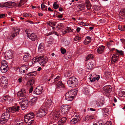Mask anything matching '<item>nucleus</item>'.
I'll use <instances>...</instances> for the list:
<instances>
[{
	"label": "nucleus",
	"mask_w": 125,
	"mask_h": 125,
	"mask_svg": "<svg viewBox=\"0 0 125 125\" xmlns=\"http://www.w3.org/2000/svg\"><path fill=\"white\" fill-rule=\"evenodd\" d=\"M25 90L22 89L20 90L17 93L18 96L19 97V101L21 109L23 110L26 109L28 106V101L27 99L28 96L25 95Z\"/></svg>",
	"instance_id": "obj_1"
},
{
	"label": "nucleus",
	"mask_w": 125,
	"mask_h": 125,
	"mask_svg": "<svg viewBox=\"0 0 125 125\" xmlns=\"http://www.w3.org/2000/svg\"><path fill=\"white\" fill-rule=\"evenodd\" d=\"M48 61V58L46 56H37L33 58L32 61V64H34L38 62L40 64L43 66H45V64Z\"/></svg>",
	"instance_id": "obj_2"
},
{
	"label": "nucleus",
	"mask_w": 125,
	"mask_h": 125,
	"mask_svg": "<svg viewBox=\"0 0 125 125\" xmlns=\"http://www.w3.org/2000/svg\"><path fill=\"white\" fill-rule=\"evenodd\" d=\"M77 93V90L76 89L71 90L67 92L65 95L66 100L69 101H72L76 96Z\"/></svg>",
	"instance_id": "obj_3"
},
{
	"label": "nucleus",
	"mask_w": 125,
	"mask_h": 125,
	"mask_svg": "<svg viewBox=\"0 0 125 125\" xmlns=\"http://www.w3.org/2000/svg\"><path fill=\"white\" fill-rule=\"evenodd\" d=\"M34 114L33 113H30L24 116V121L28 125H31L34 121Z\"/></svg>",
	"instance_id": "obj_4"
},
{
	"label": "nucleus",
	"mask_w": 125,
	"mask_h": 125,
	"mask_svg": "<svg viewBox=\"0 0 125 125\" xmlns=\"http://www.w3.org/2000/svg\"><path fill=\"white\" fill-rule=\"evenodd\" d=\"M2 115V116L0 119V123L1 124H3L6 123L7 121L9 120L10 117V115L9 112H10L7 111Z\"/></svg>",
	"instance_id": "obj_5"
},
{
	"label": "nucleus",
	"mask_w": 125,
	"mask_h": 125,
	"mask_svg": "<svg viewBox=\"0 0 125 125\" xmlns=\"http://www.w3.org/2000/svg\"><path fill=\"white\" fill-rule=\"evenodd\" d=\"M53 104L52 100L49 99L47 101L45 104L42 106L44 105V108L48 111L51 110H53Z\"/></svg>",
	"instance_id": "obj_6"
},
{
	"label": "nucleus",
	"mask_w": 125,
	"mask_h": 125,
	"mask_svg": "<svg viewBox=\"0 0 125 125\" xmlns=\"http://www.w3.org/2000/svg\"><path fill=\"white\" fill-rule=\"evenodd\" d=\"M77 79L74 77H70L67 82V83L69 86L73 87L76 86L77 84Z\"/></svg>",
	"instance_id": "obj_7"
},
{
	"label": "nucleus",
	"mask_w": 125,
	"mask_h": 125,
	"mask_svg": "<svg viewBox=\"0 0 125 125\" xmlns=\"http://www.w3.org/2000/svg\"><path fill=\"white\" fill-rule=\"evenodd\" d=\"M44 108V106H42L40 108L39 111L36 113V116L42 117L44 116L47 113V110H46Z\"/></svg>",
	"instance_id": "obj_8"
},
{
	"label": "nucleus",
	"mask_w": 125,
	"mask_h": 125,
	"mask_svg": "<svg viewBox=\"0 0 125 125\" xmlns=\"http://www.w3.org/2000/svg\"><path fill=\"white\" fill-rule=\"evenodd\" d=\"M70 108V107L69 105H64L61 106V108L60 110V112L62 114H67V116H68L69 115L68 111Z\"/></svg>",
	"instance_id": "obj_9"
},
{
	"label": "nucleus",
	"mask_w": 125,
	"mask_h": 125,
	"mask_svg": "<svg viewBox=\"0 0 125 125\" xmlns=\"http://www.w3.org/2000/svg\"><path fill=\"white\" fill-rule=\"evenodd\" d=\"M0 83L3 88H6L8 83V80L7 78L5 76H2L0 79Z\"/></svg>",
	"instance_id": "obj_10"
},
{
	"label": "nucleus",
	"mask_w": 125,
	"mask_h": 125,
	"mask_svg": "<svg viewBox=\"0 0 125 125\" xmlns=\"http://www.w3.org/2000/svg\"><path fill=\"white\" fill-rule=\"evenodd\" d=\"M20 110V106H14L10 107L7 109V111H10L12 113L19 112Z\"/></svg>",
	"instance_id": "obj_11"
},
{
	"label": "nucleus",
	"mask_w": 125,
	"mask_h": 125,
	"mask_svg": "<svg viewBox=\"0 0 125 125\" xmlns=\"http://www.w3.org/2000/svg\"><path fill=\"white\" fill-rule=\"evenodd\" d=\"M8 64L6 62L5 60H3L1 63V66L0 68V70H8Z\"/></svg>",
	"instance_id": "obj_12"
},
{
	"label": "nucleus",
	"mask_w": 125,
	"mask_h": 125,
	"mask_svg": "<svg viewBox=\"0 0 125 125\" xmlns=\"http://www.w3.org/2000/svg\"><path fill=\"white\" fill-rule=\"evenodd\" d=\"M42 88L41 86H38L36 89L34 90L33 92V94L39 95L42 93Z\"/></svg>",
	"instance_id": "obj_13"
},
{
	"label": "nucleus",
	"mask_w": 125,
	"mask_h": 125,
	"mask_svg": "<svg viewBox=\"0 0 125 125\" xmlns=\"http://www.w3.org/2000/svg\"><path fill=\"white\" fill-rule=\"evenodd\" d=\"M51 114L53 115V116L52 117L53 120H54L53 121H55V120H56L59 118H60V113L57 111L54 112V111H52Z\"/></svg>",
	"instance_id": "obj_14"
},
{
	"label": "nucleus",
	"mask_w": 125,
	"mask_h": 125,
	"mask_svg": "<svg viewBox=\"0 0 125 125\" xmlns=\"http://www.w3.org/2000/svg\"><path fill=\"white\" fill-rule=\"evenodd\" d=\"M64 87V85L62 83V82H58L57 84V85L56 87V90L59 91V92H61L62 90V88H63Z\"/></svg>",
	"instance_id": "obj_15"
},
{
	"label": "nucleus",
	"mask_w": 125,
	"mask_h": 125,
	"mask_svg": "<svg viewBox=\"0 0 125 125\" xmlns=\"http://www.w3.org/2000/svg\"><path fill=\"white\" fill-rule=\"evenodd\" d=\"M20 31V30L18 28L16 27L14 28V30L10 34V35L13 38L16 36L18 34Z\"/></svg>",
	"instance_id": "obj_16"
},
{
	"label": "nucleus",
	"mask_w": 125,
	"mask_h": 125,
	"mask_svg": "<svg viewBox=\"0 0 125 125\" xmlns=\"http://www.w3.org/2000/svg\"><path fill=\"white\" fill-rule=\"evenodd\" d=\"M25 32L26 34H27V36L32 41H34L37 39L36 36L34 33L31 34H28V30H26L25 31Z\"/></svg>",
	"instance_id": "obj_17"
},
{
	"label": "nucleus",
	"mask_w": 125,
	"mask_h": 125,
	"mask_svg": "<svg viewBox=\"0 0 125 125\" xmlns=\"http://www.w3.org/2000/svg\"><path fill=\"white\" fill-rule=\"evenodd\" d=\"M12 55V53L10 51H7L5 53L4 57L7 59H10L11 58Z\"/></svg>",
	"instance_id": "obj_18"
},
{
	"label": "nucleus",
	"mask_w": 125,
	"mask_h": 125,
	"mask_svg": "<svg viewBox=\"0 0 125 125\" xmlns=\"http://www.w3.org/2000/svg\"><path fill=\"white\" fill-rule=\"evenodd\" d=\"M94 75H93L92 77H93L92 78L91 77L89 78L91 82H93L96 80L98 81L99 79L100 76L99 75H96L95 74H94Z\"/></svg>",
	"instance_id": "obj_19"
},
{
	"label": "nucleus",
	"mask_w": 125,
	"mask_h": 125,
	"mask_svg": "<svg viewBox=\"0 0 125 125\" xmlns=\"http://www.w3.org/2000/svg\"><path fill=\"white\" fill-rule=\"evenodd\" d=\"M67 119L66 117H63L60 119L58 122L59 125H63L66 122Z\"/></svg>",
	"instance_id": "obj_20"
},
{
	"label": "nucleus",
	"mask_w": 125,
	"mask_h": 125,
	"mask_svg": "<svg viewBox=\"0 0 125 125\" xmlns=\"http://www.w3.org/2000/svg\"><path fill=\"white\" fill-rule=\"evenodd\" d=\"M92 39L90 36H87L86 37L85 39L83 42L84 44L86 45L89 43L91 41Z\"/></svg>",
	"instance_id": "obj_21"
},
{
	"label": "nucleus",
	"mask_w": 125,
	"mask_h": 125,
	"mask_svg": "<svg viewBox=\"0 0 125 125\" xmlns=\"http://www.w3.org/2000/svg\"><path fill=\"white\" fill-rule=\"evenodd\" d=\"M92 64H91V62L88 61L86 62L85 63V68L86 70H90L92 67Z\"/></svg>",
	"instance_id": "obj_22"
},
{
	"label": "nucleus",
	"mask_w": 125,
	"mask_h": 125,
	"mask_svg": "<svg viewBox=\"0 0 125 125\" xmlns=\"http://www.w3.org/2000/svg\"><path fill=\"white\" fill-rule=\"evenodd\" d=\"M85 5L84 3H82L79 5L77 6V10L79 11L84 10Z\"/></svg>",
	"instance_id": "obj_23"
},
{
	"label": "nucleus",
	"mask_w": 125,
	"mask_h": 125,
	"mask_svg": "<svg viewBox=\"0 0 125 125\" xmlns=\"http://www.w3.org/2000/svg\"><path fill=\"white\" fill-rule=\"evenodd\" d=\"M105 47L104 46L98 47L97 50V52L99 53H102L104 52Z\"/></svg>",
	"instance_id": "obj_24"
},
{
	"label": "nucleus",
	"mask_w": 125,
	"mask_h": 125,
	"mask_svg": "<svg viewBox=\"0 0 125 125\" xmlns=\"http://www.w3.org/2000/svg\"><path fill=\"white\" fill-rule=\"evenodd\" d=\"M103 89L105 92L108 93H110L111 91V87L110 85L105 86Z\"/></svg>",
	"instance_id": "obj_25"
},
{
	"label": "nucleus",
	"mask_w": 125,
	"mask_h": 125,
	"mask_svg": "<svg viewBox=\"0 0 125 125\" xmlns=\"http://www.w3.org/2000/svg\"><path fill=\"white\" fill-rule=\"evenodd\" d=\"M44 47V44L43 43H41L39 45L38 49V51L41 52H42L43 50Z\"/></svg>",
	"instance_id": "obj_26"
},
{
	"label": "nucleus",
	"mask_w": 125,
	"mask_h": 125,
	"mask_svg": "<svg viewBox=\"0 0 125 125\" xmlns=\"http://www.w3.org/2000/svg\"><path fill=\"white\" fill-rule=\"evenodd\" d=\"M102 113H104L103 114L104 115L103 117H105L106 116H108L109 114L108 109L106 108L102 109Z\"/></svg>",
	"instance_id": "obj_27"
},
{
	"label": "nucleus",
	"mask_w": 125,
	"mask_h": 125,
	"mask_svg": "<svg viewBox=\"0 0 125 125\" xmlns=\"http://www.w3.org/2000/svg\"><path fill=\"white\" fill-rule=\"evenodd\" d=\"M14 3L11 2H9L5 3V7L7 8H11L14 5Z\"/></svg>",
	"instance_id": "obj_28"
},
{
	"label": "nucleus",
	"mask_w": 125,
	"mask_h": 125,
	"mask_svg": "<svg viewBox=\"0 0 125 125\" xmlns=\"http://www.w3.org/2000/svg\"><path fill=\"white\" fill-rule=\"evenodd\" d=\"M118 57L115 55H113L112 57V59L111 60V62L113 63H114L118 59Z\"/></svg>",
	"instance_id": "obj_29"
},
{
	"label": "nucleus",
	"mask_w": 125,
	"mask_h": 125,
	"mask_svg": "<svg viewBox=\"0 0 125 125\" xmlns=\"http://www.w3.org/2000/svg\"><path fill=\"white\" fill-rule=\"evenodd\" d=\"M30 57L31 56L29 54H28L24 56L23 59L25 62H27L30 59Z\"/></svg>",
	"instance_id": "obj_30"
},
{
	"label": "nucleus",
	"mask_w": 125,
	"mask_h": 125,
	"mask_svg": "<svg viewBox=\"0 0 125 125\" xmlns=\"http://www.w3.org/2000/svg\"><path fill=\"white\" fill-rule=\"evenodd\" d=\"M79 118L78 116H77L76 118H73L71 121V123L72 124H75L78 121Z\"/></svg>",
	"instance_id": "obj_31"
},
{
	"label": "nucleus",
	"mask_w": 125,
	"mask_h": 125,
	"mask_svg": "<svg viewBox=\"0 0 125 125\" xmlns=\"http://www.w3.org/2000/svg\"><path fill=\"white\" fill-rule=\"evenodd\" d=\"M85 4H86V6L88 10H89L91 8V6L89 0H85Z\"/></svg>",
	"instance_id": "obj_32"
},
{
	"label": "nucleus",
	"mask_w": 125,
	"mask_h": 125,
	"mask_svg": "<svg viewBox=\"0 0 125 125\" xmlns=\"http://www.w3.org/2000/svg\"><path fill=\"white\" fill-rule=\"evenodd\" d=\"M72 31L70 28H67L65 30L62 31V34H65L68 32H69Z\"/></svg>",
	"instance_id": "obj_33"
},
{
	"label": "nucleus",
	"mask_w": 125,
	"mask_h": 125,
	"mask_svg": "<svg viewBox=\"0 0 125 125\" xmlns=\"http://www.w3.org/2000/svg\"><path fill=\"white\" fill-rule=\"evenodd\" d=\"M72 73V72L70 71H67L64 74V76L65 77L70 76Z\"/></svg>",
	"instance_id": "obj_34"
},
{
	"label": "nucleus",
	"mask_w": 125,
	"mask_h": 125,
	"mask_svg": "<svg viewBox=\"0 0 125 125\" xmlns=\"http://www.w3.org/2000/svg\"><path fill=\"white\" fill-rule=\"evenodd\" d=\"M28 69V66L26 65H23L21 68H20L19 70H26Z\"/></svg>",
	"instance_id": "obj_35"
},
{
	"label": "nucleus",
	"mask_w": 125,
	"mask_h": 125,
	"mask_svg": "<svg viewBox=\"0 0 125 125\" xmlns=\"http://www.w3.org/2000/svg\"><path fill=\"white\" fill-rule=\"evenodd\" d=\"M37 97H34L32 99H31L30 101V102L32 104H34L36 102L37 100Z\"/></svg>",
	"instance_id": "obj_36"
},
{
	"label": "nucleus",
	"mask_w": 125,
	"mask_h": 125,
	"mask_svg": "<svg viewBox=\"0 0 125 125\" xmlns=\"http://www.w3.org/2000/svg\"><path fill=\"white\" fill-rule=\"evenodd\" d=\"M104 100H100L97 104V106H101L104 104Z\"/></svg>",
	"instance_id": "obj_37"
},
{
	"label": "nucleus",
	"mask_w": 125,
	"mask_h": 125,
	"mask_svg": "<svg viewBox=\"0 0 125 125\" xmlns=\"http://www.w3.org/2000/svg\"><path fill=\"white\" fill-rule=\"evenodd\" d=\"M82 37L79 36V35H77L76 36L74 39L75 41H78L80 40L81 39Z\"/></svg>",
	"instance_id": "obj_38"
},
{
	"label": "nucleus",
	"mask_w": 125,
	"mask_h": 125,
	"mask_svg": "<svg viewBox=\"0 0 125 125\" xmlns=\"http://www.w3.org/2000/svg\"><path fill=\"white\" fill-rule=\"evenodd\" d=\"M110 71H106L105 72V75L106 76L110 77L111 75V73Z\"/></svg>",
	"instance_id": "obj_39"
},
{
	"label": "nucleus",
	"mask_w": 125,
	"mask_h": 125,
	"mask_svg": "<svg viewBox=\"0 0 125 125\" xmlns=\"http://www.w3.org/2000/svg\"><path fill=\"white\" fill-rule=\"evenodd\" d=\"M94 58L93 55L92 54H89L87 56L86 59L87 60L92 59Z\"/></svg>",
	"instance_id": "obj_40"
},
{
	"label": "nucleus",
	"mask_w": 125,
	"mask_h": 125,
	"mask_svg": "<svg viewBox=\"0 0 125 125\" xmlns=\"http://www.w3.org/2000/svg\"><path fill=\"white\" fill-rule=\"evenodd\" d=\"M23 121H17L15 123V125H23Z\"/></svg>",
	"instance_id": "obj_41"
},
{
	"label": "nucleus",
	"mask_w": 125,
	"mask_h": 125,
	"mask_svg": "<svg viewBox=\"0 0 125 125\" xmlns=\"http://www.w3.org/2000/svg\"><path fill=\"white\" fill-rule=\"evenodd\" d=\"M36 71H35L34 72H31V73H29L28 74V75H30V76H32L36 75Z\"/></svg>",
	"instance_id": "obj_42"
},
{
	"label": "nucleus",
	"mask_w": 125,
	"mask_h": 125,
	"mask_svg": "<svg viewBox=\"0 0 125 125\" xmlns=\"http://www.w3.org/2000/svg\"><path fill=\"white\" fill-rule=\"evenodd\" d=\"M53 8L55 9H57L59 7V5L57 4L56 2L54 3L53 4Z\"/></svg>",
	"instance_id": "obj_43"
},
{
	"label": "nucleus",
	"mask_w": 125,
	"mask_h": 125,
	"mask_svg": "<svg viewBox=\"0 0 125 125\" xmlns=\"http://www.w3.org/2000/svg\"><path fill=\"white\" fill-rule=\"evenodd\" d=\"M34 83V81L33 79H31L29 80L28 82V84H30V85H33Z\"/></svg>",
	"instance_id": "obj_44"
},
{
	"label": "nucleus",
	"mask_w": 125,
	"mask_h": 125,
	"mask_svg": "<svg viewBox=\"0 0 125 125\" xmlns=\"http://www.w3.org/2000/svg\"><path fill=\"white\" fill-rule=\"evenodd\" d=\"M48 25L51 27L54 26L55 25L56 23L53 22H50L48 23Z\"/></svg>",
	"instance_id": "obj_45"
},
{
	"label": "nucleus",
	"mask_w": 125,
	"mask_h": 125,
	"mask_svg": "<svg viewBox=\"0 0 125 125\" xmlns=\"http://www.w3.org/2000/svg\"><path fill=\"white\" fill-rule=\"evenodd\" d=\"M116 51L118 53H119L120 55H123L124 54V52L122 51H119L116 50Z\"/></svg>",
	"instance_id": "obj_46"
},
{
	"label": "nucleus",
	"mask_w": 125,
	"mask_h": 125,
	"mask_svg": "<svg viewBox=\"0 0 125 125\" xmlns=\"http://www.w3.org/2000/svg\"><path fill=\"white\" fill-rule=\"evenodd\" d=\"M28 0H21L19 3V5L23 4L25 2H26Z\"/></svg>",
	"instance_id": "obj_47"
},
{
	"label": "nucleus",
	"mask_w": 125,
	"mask_h": 125,
	"mask_svg": "<svg viewBox=\"0 0 125 125\" xmlns=\"http://www.w3.org/2000/svg\"><path fill=\"white\" fill-rule=\"evenodd\" d=\"M61 52L63 54H64L66 52V50L62 48H61Z\"/></svg>",
	"instance_id": "obj_48"
},
{
	"label": "nucleus",
	"mask_w": 125,
	"mask_h": 125,
	"mask_svg": "<svg viewBox=\"0 0 125 125\" xmlns=\"http://www.w3.org/2000/svg\"><path fill=\"white\" fill-rule=\"evenodd\" d=\"M118 29L120 30L123 31L125 30L124 28V27L123 28L122 26H121L119 25L118 26Z\"/></svg>",
	"instance_id": "obj_49"
},
{
	"label": "nucleus",
	"mask_w": 125,
	"mask_h": 125,
	"mask_svg": "<svg viewBox=\"0 0 125 125\" xmlns=\"http://www.w3.org/2000/svg\"><path fill=\"white\" fill-rule=\"evenodd\" d=\"M89 120V117L88 116V115L84 117V118L83 119V120L84 121H87L88 120Z\"/></svg>",
	"instance_id": "obj_50"
},
{
	"label": "nucleus",
	"mask_w": 125,
	"mask_h": 125,
	"mask_svg": "<svg viewBox=\"0 0 125 125\" xmlns=\"http://www.w3.org/2000/svg\"><path fill=\"white\" fill-rule=\"evenodd\" d=\"M57 17L59 18V19L60 20H64V18L62 17V15H60L57 16Z\"/></svg>",
	"instance_id": "obj_51"
},
{
	"label": "nucleus",
	"mask_w": 125,
	"mask_h": 125,
	"mask_svg": "<svg viewBox=\"0 0 125 125\" xmlns=\"http://www.w3.org/2000/svg\"><path fill=\"white\" fill-rule=\"evenodd\" d=\"M111 122L110 121H108L105 124L103 125H111Z\"/></svg>",
	"instance_id": "obj_52"
},
{
	"label": "nucleus",
	"mask_w": 125,
	"mask_h": 125,
	"mask_svg": "<svg viewBox=\"0 0 125 125\" xmlns=\"http://www.w3.org/2000/svg\"><path fill=\"white\" fill-rule=\"evenodd\" d=\"M57 25L58 26H59L60 27L61 29H62L64 27L62 23H59Z\"/></svg>",
	"instance_id": "obj_53"
},
{
	"label": "nucleus",
	"mask_w": 125,
	"mask_h": 125,
	"mask_svg": "<svg viewBox=\"0 0 125 125\" xmlns=\"http://www.w3.org/2000/svg\"><path fill=\"white\" fill-rule=\"evenodd\" d=\"M33 87H32V86H31L30 88V89H29V92L30 93H32V94H33V92H32L33 90Z\"/></svg>",
	"instance_id": "obj_54"
},
{
	"label": "nucleus",
	"mask_w": 125,
	"mask_h": 125,
	"mask_svg": "<svg viewBox=\"0 0 125 125\" xmlns=\"http://www.w3.org/2000/svg\"><path fill=\"white\" fill-rule=\"evenodd\" d=\"M6 16L5 14H0V19L5 17Z\"/></svg>",
	"instance_id": "obj_55"
},
{
	"label": "nucleus",
	"mask_w": 125,
	"mask_h": 125,
	"mask_svg": "<svg viewBox=\"0 0 125 125\" xmlns=\"http://www.w3.org/2000/svg\"><path fill=\"white\" fill-rule=\"evenodd\" d=\"M89 117V119L90 120H91L92 119L94 118V116L93 115H92L90 116H88Z\"/></svg>",
	"instance_id": "obj_56"
},
{
	"label": "nucleus",
	"mask_w": 125,
	"mask_h": 125,
	"mask_svg": "<svg viewBox=\"0 0 125 125\" xmlns=\"http://www.w3.org/2000/svg\"><path fill=\"white\" fill-rule=\"evenodd\" d=\"M70 43V42L67 41H65L64 42V44L65 46H67Z\"/></svg>",
	"instance_id": "obj_57"
},
{
	"label": "nucleus",
	"mask_w": 125,
	"mask_h": 125,
	"mask_svg": "<svg viewBox=\"0 0 125 125\" xmlns=\"http://www.w3.org/2000/svg\"><path fill=\"white\" fill-rule=\"evenodd\" d=\"M54 34L55 35H57V33H56V32L55 31H53V32L49 33L48 34V35H50L51 34Z\"/></svg>",
	"instance_id": "obj_58"
},
{
	"label": "nucleus",
	"mask_w": 125,
	"mask_h": 125,
	"mask_svg": "<svg viewBox=\"0 0 125 125\" xmlns=\"http://www.w3.org/2000/svg\"><path fill=\"white\" fill-rule=\"evenodd\" d=\"M97 123H98V125H102L104 124L103 123L102 121H99L98 122H97Z\"/></svg>",
	"instance_id": "obj_59"
},
{
	"label": "nucleus",
	"mask_w": 125,
	"mask_h": 125,
	"mask_svg": "<svg viewBox=\"0 0 125 125\" xmlns=\"http://www.w3.org/2000/svg\"><path fill=\"white\" fill-rule=\"evenodd\" d=\"M4 3H0V7L1 8L5 7V4Z\"/></svg>",
	"instance_id": "obj_60"
},
{
	"label": "nucleus",
	"mask_w": 125,
	"mask_h": 125,
	"mask_svg": "<svg viewBox=\"0 0 125 125\" xmlns=\"http://www.w3.org/2000/svg\"><path fill=\"white\" fill-rule=\"evenodd\" d=\"M3 99L5 101H6L7 100H8V96H4L3 98Z\"/></svg>",
	"instance_id": "obj_61"
},
{
	"label": "nucleus",
	"mask_w": 125,
	"mask_h": 125,
	"mask_svg": "<svg viewBox=\"0 0 125 125\" xmlns=\"http://www.w3.org/2000/svg\"><path fill=\"white\" fill-rule=\"evenodd\" d=\"M100 21L102 22L105 23L106 22V21L105 19H102L100 20Z\"/></svg>",
	"instance_id": "obj_62"
},
{
	"label": "nucleus",
	"mask_w": 125,
	"mask_h": 125,
	"mask_svg": "<svg viewBox=\"0 0 125 125\" xmlns=\"http://www.w3.org/2000/svg\"><path fill=\"white\" fill-rule=\"evenodd\" d=\"M35 70H42V68L41 67H39L38 68L36 67L35 68Z\"/></svg>",
	"instance_id": "obj_63"
},
{
	"label": "nucleus",
	"mask_w": 125,
	"mask_h": 125,
	"mask_svg": "<svg viewBox=\"0 0 125 125\" xmlns=\"http://www.w3.org/2000/svg\"><path fill=\"white\" fill-rule=\"evenodd\" d=\"M45 6V5L44 4H42L41 5V7L42 9L44 8Z\"/></svg>",
	"instance_id": "obj_64"
}]
</instances>
